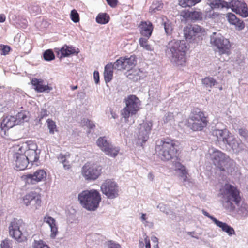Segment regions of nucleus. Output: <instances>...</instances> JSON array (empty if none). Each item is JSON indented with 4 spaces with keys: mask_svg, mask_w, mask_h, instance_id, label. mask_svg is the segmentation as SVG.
Listing matches in <instances>:
<instances>
[{
    "mask_svg": "<svg viewBox=\"0 0 248 248\" xmlns=\"http://www.w3.org/2000/svg\"><path fill=\"white\" fill-rule=\"evenodd\" d=\"M137 63V59L135 56L130 57H120L114 62L115 68L118 70H127L132 69Z\"/></svg>",
    "mask_w": 248,
    "mask_h": 248,
    "instance_id": "obj_13",
    "label": "nucleus"
},
{
    "mask_svg": "<svg viewBox=\"0 0 248 248\" xmlns=\"http://www.w3.org/2000/svg\"><path fill=\"white\" fill-rule=\"evenodd\" d=\"M23 177L26 183L33 185L44 181L46 177V173L43 169H38L33 173L28 174Z\"/></svg>",
    "mask_w": 248,
    "mask_h": 248,
    "instance_id": "obj_15",
    "label": "nucleus"
},
{
    "mask_svg": "<svg viewBox=\"0 0 248 248\" xmlns=\"http://www.w3.org/2000/svg\"><path fill=\"white\" fill-rule=\"evenodd\" d=\"M146 219H147V218L146 217V214H144V213H142V215H141V219L142 221H145V220H146Z\"/></svg>",
    "mask_w": 248,
    "mask_h": 248,
    "instance_id": "obj_61",
    "label": "nucleus"
},
{
    "mask_svg": "<svg viewBox=\"0 0 248 248\" xmlns=\"http://www.w3.org/2000/svg\"><path fill=\"white\" fill-rule=\"evenodd\" d=\"M1 54L6 55L10 52L11 48L7 45H1L0 46Z\"/></svg>",
    "mask_w": 248,
    "mask_h": 248,
    "instance_id": "obj_44",
    "label": "nucleus"
},
{
    "mask_svg": "<svg viewBox=\"0 0 248 248\" xmlns=\"http://www.w3.org/2000/svg\"><path fill=\"white\" fill-rule=\"evenodd\" d=\"M202 83L206 88H211L217 83V81L212 77H207L202 79Z\"/></svg>",
    "mask_w": 248,
    "mask_h": 248,
    "instance_id": "obj_35",
    "label": "nucleus"
},
{
    "mask_svg": "<svg viewBox=\"0 0 248 248\" xmlns=\"http://www.w3.org/2000/svg\"><path fill=\"white\" fill-rule=\"evenodd\" d=\"M187 48L184 41L172 40L167 46L166 52L170 54L171 61L178 66L186 63V53Z\"/></svg>",
    "mask_w": 248,
    "mask_h": 248,
    "instance_id": "obj_2",
    "label": "nucleus"
},
{
    "mask_svg": "<svg viewBox=\"0 0 248 248\" xmlns=\"http://www.w3.org/2000/svg\"><path fill=\"white\" fill-rule=\"evenodd\" d=\"M81 124L82 125L86 126L90 129H94L95 127V124L88 119H83L81 121Z\"/></svg>",
    "mask_w": 248,
    "mask_h": 248,
    "instance_id": "obj_40",
    "label": "nucleus"
},
{
    "mask_svg": "<svg viewBox=\"0 0 248 248\" xmlns=\"http://www.w3.org/2000/svg\"><path fill=\"white\" fill-rule=\"evenodd\" d=\"M5 20V16H0V22H3Z\"/></svg>",
    "mask_w": 248,
    "mask_h": 248,
    "instance_id": "obj_64",
    "label": "nucleus"
},
{
    "mask_svg": "<svg viewBox=\"0 0 248 248\" xmlns=\"http://www.w3.org/2000/svg\"><path fill=\"white\" fill-rule=\"evenodd\" d=\"M1 248H12L11 247V241L8 238H6L2 241L0 244Z\"/></svg>",
    "mask_w": 248,
    "mask_h": 248,
    "instance_id": "obj_43",
    "label": "nucleus"
},
{
    "mask_svg": "<svg viewBox=\"0 0 248 248\" xmlns=\"http://www.w3.org/2000/svg\"><path fill=\"white\" fill-rule=\"evenodd\" d=\"M96 144L100 149L104 152V149H106L111 144V142L107 140L106 137H102L97 139Z\"/></svg>",
    "mask_w": 248,
    "mask_h": 248,
    "instance_id": "obj_32",
    "label": "nucleus"
},
{
    "mask_svg": "<svg viewBox=\"0 0 248 248\" xmlns=\"http://www.w3.org/2000/svg\"><path fill=\"white\" fill-rule=\"evenodd\" d=\"M107 3L112 7L116 6L118 0H106Z\"/></svg>",
    "mask_w": 248,
    "mask_h": 248,
    "instance_id": "obj_51",
    "label": "nucleus"
},
{
    "mask_svg": "<svg viewBox=\"0 0 248 248\" xmlns=\"http://www.w3.org/2000/svg\"><path fill=\"white\" fill-rule=\"evenodd\" d=\"M44 59L46 61H51L55 59V55L51 49L46 50L43 54Z\"/></svg>",
    "mask_w": 248,
    "mask_h": 248,
    "instance_id": "obj_39",
    "label": "nucleus"
},
{
    "mask_svg": "<svg viewBox=\"0 0 248 248\" xmlns=\"http://www.w3.org/2000/svg\"><path fill=\"white\" fill-rule=\"evenodd\" d=\"M22 203L26 206L30 205L31 202H33L32 207L34 209H37L41 205V194L35 191H30L22 197Z\"/></svg>",
    "mask_w": 248,
    "mask_h": 248,
    "instance_id": "obj_12",
    "label": "nucleus"
},
{
    "mask_svg": "<svg viewBox=\"0 0 248 248\" xmlns=\"http://www.w3.org/2000/svg\"><path fill=\"white\" fill-rule=\"evenodd\" d=\"M141 35L149 38L152 34L154 27L150 21H141L139 26Z\"/></svg>",
    "mask_w": 248,
    "mask_h": 248,
    "instance_id": "obj_21",
    "label": "nucleus"
},
{
    "mask_svg": "<svg viewBox=\"0 0 248 248\" xmlns=\"http://www.w3.org/2000/svg\"><path fill=\"white\" fill-rule=\"evenodd\" d=\"M100 188L102 192L109 199H114L119 195V186L113 179L105 180Z\"/></svg>",
    "mask_w": 248,
    "mask_h": 248,
    "instance_id": "obj_9",
    "label": "nucleus"
},
{
    "mask_svg": "<svg viewBox=\"0 0 248 248\" xmlns=\"http://www.w3.org/2000/svg\"><path fill=\"white\" fill-rule=\"evenodd\" d=\"M179 171L180 172V176L183 178L184 182H186L187 180L188 172L186 167H185Z\"/></svg>",
    "mask_w": 248,
    "mask_h": 248,
    "instance_id": "obj_46",
    "label": "nucleus"
},
{
    "mask_svg": "<svg viewBox=\"0 0 248 248\" xmlns=\"http://www.w3.org/2000/svg\"><path fill=\"white\" fill-rule=\"evenodd\" d=\"M229 23L234 25L238 30L243 29L245 25L243 21L238 18L237 16H228Z\"/></svg>",
    "mask_w": 248,
    "mask_h": 248,
    "instance_id": "obj_31",
    "label": "nucleus"
},
{
    "mask_svg": "<svg viewBox=\"0 0 248 248\" xmlns=\"http://www.w3.org/2000/svg\"><path fill=\"white\" fill-rule=\"evenodd\" d=\"M93 78L95 82L98 84L99 82V74L98 71H95L93 73Z\"/></svg>",
    "mask_w": 248,
    "mask_h": 248,
    "instance_id": "obj_52",
    "label": "nucleus"
},
{
    "mask_svg": "<svg viewBox=\"0 0 248 248\" xmlns=\"http://www.w3.org/2000/svg\"><path fill=\"white\" fill-rule=\"evenodd\" d=\"M70 16H79L78 12L74 9V10H72L71 11V13H70Z\"/></svg>",
    "mask_w": 248,
    "mask_h": 248,
    "instance_id": "obj_58",
    "label": "nucleus"
},
{
    "mask_svg": "<svg viewBox=\"0 0 248 248\" xmlns=\"http://www.w3.org/2000/svg\"><path fill=\"white\" fill-rule=\"evenodd\" d=\"M32 248H50L42 240L34 241Z\"/></svg>",
    "mask_w": 248,
    "mask_h": 248,
    "instance_id": "obj_41",
    "label": "nucleus"
},
{
    "mask_svg": "<svg viewBox=\"0 0 248 248\" xmlns=\"http://www.w3.org/2000/svg\"><path fill=\"white\" fill-rule=\"evenodd\" d=\"M173 164L176 171L180 170L185 167V166L179 161L173 162Z\"/></svg>",
    "mask_w": 248,
    "mask_h": 248,
    "instance_id": "obj_49",
    "label": "nucleus"
},
{
    "mask_svg": "<svg viewBox=\"0 0 248 248\" xmlns=\"http://www.w3.org/2000/svg\"><path fill=\"white\" fill-rule=\"evenodd\" d=\"M200 17L201 16H186V19H187V18L191 17V19L198 20L199 19H202V17L200 18Z\"/></svg>",
    "mask_w": 248,
    "mask_h": 248,
    "instance_id": "obj_59",
    "label": "nucleus"
},
{
    "mask_svg": "<svg viewBox=\"0 0 248 248\" xmlns=\"http://www.w3.org/2000/svg\"><path fill=\"white\" fill-rule=\"evenodd\" d=\"M163 8L162 4L159 1L153 2L150 6L149 12L151 14H159L157 11H160Z\"/></svg>",
    "mask_w": 248,
    "mask_h": 248,
    "instance_id": "obj_33",
    "label": "nucleus"
},
{
    "mask_svg": "<svg viewBox=\"0 0 248 248\" xmlns=\"http://www.w3.org/2000/svg\"><path fill=\"white\" fill-rule=\"evenodd\" d=\"M48 111L46 109L42 108L38 116L39 121H41L44 117L48 116Z\"/></svg>",
    "mask_w": 248,
    "mask_h": 248,
    "instance_id": "obj_48",
    "label": "nucleus"
},
{
    "mask_svg": "<svg viewBox=\"0 0 248 248\" xmlns=\"http://www.w3.org/2000/svg\"><path fill=\"white\" fill-rule=\"evenodd\" d=\"M109 248H121L120 245L118 244H113L111 245Z\"/></svg>",
    "mask_w": 248,
    "mask_h": 248,
    "instance_id": "obj_60",
    "label": "nucleus"
},
{
    "mask_svg": "<svg viewBox=\"0 0 248 248\" xmlns=\"http://www.w3.org/2000/svg\"><path fill=\"white\" fill-rule=\"evenodd\" d=\"M165 19H163V25L165 31L167 34H171L172 30V23L167 19V17L165 16Z\"/></svg>",
    "mask_w": 248,
    "mask_h": 248,
    "instance_id": "obj_37",
    "label": "nucleus"
},
{
    "mask_svg": "<svg viewBox=\"0 0 248 248\" xmlns=\"http://www.w3.org/2000/svg\"><path fill=\"white\" fill-rule=\"evenodd\" d=\"M46 123L49 133L53 134L55 131H57V126L55 122L50 119H48L46 120Z\"/></svg>",
    "mask_w": 248,
    "mask_h": 248,
    "instance_id": "obj_38",
    "label": "nucleus"
},
{
    "mask_svg": "<svg viewBox=\"0 0 248 248\" xmlns=\"http://www.w3.org/2000/svg\"><path fill=\"white\" fill-rule=\"evenodd\" d=\"M78 199L81 205L89 211H94L101 201L100 193L95 189L86 190L78 194Z\"/></svg>",
    "mask_w": 248,
    "mask_h": 248,
    "instance_id": "obj_5",
    "label": "nucleus"
},
{
    "mask_svg": "<svg viewBox=\"0 0 248 248\" xmlns=\"http://www.w3.org/2000/svg\"><path fill=\"white\" fill-rule=\"evenodd\" d=\"M211 158L214 165L221 171H225L231 166L230 157L219 150H214L211 154Z\"/></svg>",
    "mask_w": 248,
    "mask_h": 248,
    "instance_id": "obj_7",
    "label": "nucleus"
},
{
    "mask_svg": "<svg viewBox=\"0 0 248 248\" xmlns=\"http://www.w3.org/2000/svg\"><path fill=\"white\" fill-rule=\"evenodd\" d=\"M139 247L141 248H143L144 247V243L142 241L140 240H139Z\"/></svg>",
    "mask_w": 248,
    "mask_h": 248,
    "instance_id": "obj_62",
    "label": "nucleus"
},
{
    "mask_svg": "<svg viewBox=\"0 0 248 248\" xmlns=\"http://www.w3.org/2000/svg\"><path fill=\"white\" fill-rule=\"evenodd\" d=\"M202 13L200 11H193L189 12L188 16H201Z\"/></svg>",
    "mask_w": 248,
    "mask_h": 248,
    "instance_id": "obj_54",
    "label": "nucleus"
},
{
    "mask_svg": "<svg viewBox=\"0 0 248 248\" xmlns=\"http://www.w3.org/2000/svg\"><path fill=\"white\" fill-rule=\"evenodd\" d=\"M44 221L45 222L47 223L50 227L51 238H55L58 232V227L56 224V221L55 219L49 216L46 215L44 217Z\"/></svg>",
    "mask_w": 248,
    "mask_h": 248,
    "instance_id": "obj_23",
    "label": "nucleus"
},
{
    "mask_svg": "<svg viewBox=\"0 0 248 248\" xmlns=\"http://www.w3.org/2000/svg\"><path fill=\"white\" fill-rule=\"evenodd\" d=\"M205 34V30L197 25H188L184 29V35L186 40H195Z\"/></svg>",
    "mask_w": 248,
    "mask_h": 248,
    "instance_id": "obj_11",
    "label": "nucleus"
},
{
    "mask_svg": "<svg viewBox=\"0 0 248 248\" xmlns=\"http://www.w3.org/2000/svg\"><path fill=\"white\" fill-rule=\"evenodd\" d=\"M144 240L145 243V248H151L150 240L146 234L144 235Z\"/></svg>",
    "mask_w": 248,
    "mask_h": 248,
    "instance_id": "obj_50",
    "label": "nucleus"
},
{
    "mask_svg": "<svg viewBox=\"0 0 248 248\" xmlns=\"http://www.w3.org/2000/svg\"><path fill=\"white\" fill-rule=\"evenodd\" d=\"M229 131L226 128L224 129H214L212 130V135L216 137L218 141H222L224 143L228 142Z\"/></svg>",
    "mask_w": 248,
    "mask_h": 248,
    "instance_id": "obj_22",
    "label": "nucleus"
},
{
    "mask_svg": "<svg viewBox=\"0 0 248 248\" xmlns=\"http://www.w3.org/2000/svg\"><path fill=\"white\" fill-rule=\"evenodd\" d=\"M63 168L65 170H69L71 168L70 164L68 161H67L66 162H64L62 163Z\"/></svg>",
    "mask_w": 248,
    "mask_h": 248,
    "instance_id": "obj_55",
    "label": "nucleus"
},
{
    "mask_svg": "<svg viewBox=\"0 0 248 248\" xmlns=\"http://www.w3.org/2000/svg\"><path fill=\"white\" fill-rule=\"evenodd\" d=\"M71 20L75 23L79 22V16H71Z\"/></svg>",
    "mask_w": 248,
    "mask_h": 248,
    "instance_id": "obj_56",
    "label": "nucleus"
},
{
    "mask_svg": "<svg viewBox=\"0 0 248 248\" xmlns=\"http://www.w3.org/2000/svg\"><path fill=\"white\" fill-rule=\"evenodd\" d=\"M16 119L12 116H7L3 118L1 123V127L5 131L13 127L15 125Z\"/></svg>",
    "mask_w": 248,
    "mask_h": 248,
    "instance_id": "obj_25",
    "label": "nucleus"
},
{
    "mask_svg": "<svg viewBox=\"0 0 248 248\" xmlns=\"http://www.w3.org/2000/svg\"><path fill=\"white\" fill-rule=\"evenodd\" d=\"M143 71L140 69L130 70L127 75L128 78L134 82L140 80L143 78Z\"/></svg>",
    "mask_w": 248,
    "mask_h": 248,
    "instance_id": "obj_27",
    "label": "nucleus"
},
{
    "mask_svg": "<svg viewBox=\"0 0 248 248\" xmlns=\"http://www.w3.org/2000/svg\"><path fill=\"white\" fill-rule=\"evenodd\" d=\"M23 224L22 220L14 218L10 222L8 226L10 236L18 242H23L27 240V237L21 230Z\"/></svg>",
    "mask_w": 248,
    "mask_h": 248,
    "instance_id": "obj_8",
    "label": "nucleus"
},
{
    "mask_svg": "<svg viewBox=\"0 0 248 248\" xmlns=\"http://www.w3.org/2000/svg\"><path fill=\"white\" fill-rule=\"evenodd\" d=\"M179 141L170 137L161 139L159 143L156 145L155 149L159 157L163 161H168L178 153Z\"/></svg>",
    "mask_w": 248,
    "mask_h": 248,
    "instance_id": "obj_1",
    "label": "nucleus"
},
{
    "mask_svg": "<svg viewBox=\"0 0 248 248\" xmlns=\"http://www.w3.org/2000/svg\"><path fill=\"white\" fill-rule=\"evenodd\" d=\"M82 174L87 180H95L101 174V169L96 164L88 162L82 167Z\"/></svg>",
    "mask_w": 248,
    "mask_h": 248,
    "instance_id": "obj_10",
    "label": "nucleus"
},
{
    "mask_svg": "<svg viewBox=\"0 0 248 248\" xmlns=\"http://www.w3.org/2000/svg\"><path fill=\"white\" fill-rule=\"evenodd\" d=\"M202 213L205 215L206 216V217H207L208 218H210L211 220H213V221L215 223V220H217L216 218H215L214 217H213L212 216H211L207 212H206V211L204 210H202Z\"/></svg>",
    "mask_w": 248,
    "mask_h": 248,
    "instance_id": "obj_53",
    "label": "nucleus"
},
{
    "mask_svg": "<svg viewBox=\"0 0 248 248\" xmlns=\"http://www.w3.org/2000/svg\"><path fill=\"white\" fill-rule=\"evenodd\" d=\"M18 117L19 118H21L23 120H25L27 117L24 113L22 112H20L18 113Z\"/></svg>",
    "mask_w": 248,
    "mask_h": 248,
    "instance_id": "obj_57",
    "label": "nucleus"
},
{
    "mask_svg": "<svg viewBox=\"0 0 248 248\" xmlns=\"http://www.w3.org/2000/svg\"><path fill=\"white\" fill-rule=\"evenodd\" d=\"M239 135L245 139H248V131L245 128H240L238 130Z\"/></svg>",
    "mask_w": 248,
    "mask_h": 248,
    "instance_id": "obj_47",
    "label": "nucleus"
},
{
    "mask_svg": "<svg viewBox=\"0 0 248 248\" xmlns=\"http://www.w3.org/2000/svg\"><path fill=\"white\" fill-rule=\"evenodd\" d=\"M56 52L58 55H60V58H62L68 57L71 54H74L76 51L75 48L72 46L65 45L61 49H58V51H56Z\"/></svg>",
    "mask_w": 248,
    "mask_h": 248,
    "instance_id": "obj_24",
    "label": "nucleus"
},
{
    "mask_svg": "<svg viewBox=\"0 0 248 248\" xmlns=\"http://www.w3.org/2000/svg\"><path fill=\"white\" fill-rule=\"evenodd\" d=\"M149 38H145L141 37L139 39V42L140 46L144 49L147 51H153L154 50L153 47L148 44V39Z\"/></svg>",
    "mask_w": 248,
    "mask_h": 248,
    "instance_id": "obj_34",
    "label": "nucleus"
},
{
    "mask_svg": "<svg viewBox=\"0 0 248 248\" xmlns=\"http://www.w3.org/2000/svg\"><path fill=\"white\" fill-rule=\"evenodd\" d=\"M209 124L208 116L199 108H193L186 120V125L193 132L203 131Z\"/></svg>",
    "mask_w": 248,
    "mask_h": 248,
    "instance_id": "obj_3",
    "label": "nucleus"
},
{
    "mask_svg": "<svg viewBox=\"0 0 248 248\" xmlns=\"http://www.w3.org/2000/svg\"><path fill=\"white\" fill-rule=\"evenodd\" d=\"M125 106L121 110V114L126 121L131 115H136L140 108L141 101L135 95H129L124 100Z\"/></svg>",
    "mask_w": 248,
    "mask_h": 248,
    "instance_id": "obj_6",
    "label": "nucleus"
},
{
    "mask_svg": "<svg viewBox=\"0 0 248 248\" xmlns=\"http://www.w3.org/2000/svg\"><path fill=\"white\" fill-rule=\"evenodd\" d=\"M153 126L152 122L146 121L140 124L138 139L142 143H145L149 138V135L151 132Z\"/></svg>",
    "mask_w": 248,
    "mask_h": 248,
    "instance_id": "obj_18",
    "label": "nucleus"
},
{
    "mask_svg": "<svg viewBox=\"0 0 248 248\" xmlns=\"http://www.w3.org/2000/svg\"><path fill=\"white\" fill-rule=\"evenodd\" d=\"M215 223L217 226L220 228L222 230L227 233L229 235H232L235 234V231L233 228L229 226L226 223L222 222L218 220H215Z\"/></svg>",
    "mask_w": 248,
    "mask_h": 248,
    "instance_id": "obj_29",
    "label": "nucleus"
},
{
    "mask_svg": "<svg viewBox=\"0 0 248 248\" xmlns=\"http://www.w3.org/2000/svg\"><path fill=\"white\" fill-rule=\"evenodd\" d=\"M115 68L114 64L109 63L105 67L104 72V79L106 82H109L113 78V69Z\"/></svg>",
    "mask_w": 248,
    "mask_h": 248,
    "instance_id": "obj_26",
    "label": "nucleus"
},
{
    "mask_svg": "<svg viewBox=\"0 0 248 248\" xmlns=\"http://www.w3.org/2000/svg\"><path fill=\"white\" fill-rule=\"evenodd\" d=\"M18 151L22 152L29 162H34L38 160L39 157L36 153V147L35 146L33 149H31L29 145L23 143L20 146L18 145Z\"/></svg>",
    "mask_w": 248,
    "mask_h": 248,
    "instance_id": "obj_17",
    "label": "nucleus"
},
{
    "mask_svg": "<svg viewBox=\"0 0 248 248\" xmlns=\"http://www.w3.org/2000/svg\"><path fill=\"white\" fill-rule=\"evenodd\" d=\"M201 0H179V4L183 7H191L201 2Z\"/></svg>",
    "mask_w": 248,
    "mask_h": 248,
    "instance_id": "obj_36",
    "label": "nucleus"
},
{
    "mask_svg": "<svg viewBox=\"0 0 248 248\" xmlns=\"http://www.w3.org/2000/svg\"><path fill=\"white\" fill-rule=\"evenodd\" d=\"M227 9L231 8L232 11L240 16H248L247 4L240 0H230L228 2Z\"/></svg>",
    "mask_w": 248,
    "mask_h": 248,
    "instance_id": "obj_14",
    "label": "nucleus"
},
{
    "mask_svg": "<svg viewBox=\"0 0 248 248\" xmlns=\"http://www.w3.org/2000/svg\"><path fill=\"white\" fill-rule=\"evenodd\" d=\"M220 192L224 201V205L227 209L233 211L235 205H239L241 197L240 192L236 186L226 184L220 189Z\"/></svg>",
    "mask_w": 248,
    "mask_h": 248,
    "instance_id": "obj_4",
    "label": "nucleus"
},
{
    "mask_svg": "<svg viewBox=\"0 0 248 248\" xmlns=\"http://www.w3.org/2000/svg\"><path fill=\"white\" fill-rule=\"evenodd\" d=\"M194 233H195V232H187V233L189 235H190V236H192V237H195V238H197V237H195V236H194L193 235V234Z\"/></svg>",
    "mask_w": 248,
    "mask_h": 248,
    "instance_id": "obj_63",
    "label": "nucleus"
},
{
    "mask_svg": "<svg viewBox=\"0 0 248 248\" xmlns=\"http://www.w3.org/2000/svg\"><path fill=\"white\" fill-rule=\"evenodd\" d=\"M208 4L212 9L226 8L228 6V2L221 0H208Z\"/></svg>",
    "mask_w": 248,
    "mask_h": 248,
    "instance_id": "obj_28",
    "label": "nucleus"
},
{
    "mask_svg": "<svg viewBox=\"0 0 248 248\" xmlns=\"http://www.w3.org/2000/svg\"><path fill=\"white\" fill-rule=\"evenodd\" d=\"M70 157V154L67 153L66 155H63V154H60L58 156V159L62 163H64L66 162L67 158H69Z\"/></svg>",
    "mask_w": 248,
    "mask_h": 248,
    "instance_id": "obj_45",
    "label": "nucleus"
},
{
    "mask_svg": "<svg viewBox=\"0 0 248 248\" xmlns=\"http://www.w3.org/2000/svg\"><path fill=\"white\" fill-rule=\"evenodd\" d=\"M213 44L217 46L220 55H230L231 44L229 40L222 38H216L213 41Z\"/></svg>",
    "mask_w": 248,
    "mask_h": 248,
    "instance_id": "obj_16",
    "label": "nucleus"
},
{
    "mask_svg": "<svg viewBox=\"0 0 248 248\" xmlns=\"http://www.w3.org/2000/svg\"><path fill=\"white\" fill-rule=\"evenodd\" d=\"M119 152L120 148L114 146L111 143L106 149H104V151L106 155L112 157H115Z\"/></svg>",
    "mask_w": 248,
    "mask_h": 248,
    "instance_id": "obj_30",
    "label": "nucleus"
},
{
    "mask_svg": "<svg viewBox=\"0 0 248 248\" xmlns=\"http://www.w3.org/2000/svg\"><path fill=\"white\" fill-rule=\"evenodd\" d=\"M109 16H96V21L100 24H106L109 21Z\"/></svg>",
    "mask_w": 248,
    "mask_h": 248,
    "instance_id": "obj_42",
    "label": "nucleus"
},
{
    "mask_svg": "<svg viewBox=\"0 0 248 248\" xmlns=\"http://www.w3.org/2000/svg\"><path fill=\"white\" fill-rule=\"evenodd\" d=\"M15 164L17 170H24L27 168L29 161L22 152L18 151L14 155Z\"/></svg>",
    "mask_w": 248,
    "mask_h": 248,
    "instance_id": "obj_19",
    "label": "nucleus"
},
{
    "mask_svg": "<svg viewBox=\"0 0 248 248\" xmlns=\"http://www.w3.org/2000/svg\"><path fill=\"white\" fill-rule=\"evenodd\" d=\"M31 83L33 86L35 91L37 93H43L45 91H50L52 90L51 87L48 85L44 84V80L42 79L36 78H32Z\"/></svg>",
    "mask_w": 248,
    "mask_h": 248,
    "instance_id": "obj_20",
    "label": "nucleus"
}]
</instances>
